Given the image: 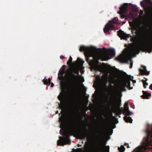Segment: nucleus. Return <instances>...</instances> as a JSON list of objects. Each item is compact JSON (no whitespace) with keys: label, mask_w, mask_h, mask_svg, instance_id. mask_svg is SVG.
I'll list each match as a JSON object with an SVG mask.
<instances>
[{"label":"nucleus","mask_w":152,"mask_h":152,"mask_svg":"<svg viewBox=\"0 0 152 152\" xmlns=\"http://www.w3.org/2000/svg\"><path fill=\"white\" fill-rule=\"evenodd\" d=\"M145 45H143L139 47L135 43H131L129 45L127 49H125L124 53V54H121L116 58L115 59L122 63H127L128 61H130V68L131 69L133 66V61L131 58L132 55L135 54H139L140 50L144 51L142 50V47Z\"/></svg>","instance_id":"nucleus-1"},{"label":"nucleus","mask_w":152,"mask_h":152,"mask_svg":"<svg viewBox=\"0 0 152 152\" xmlns=\"http://www.w3.org/2000/svg\"><path fill=\"white\" fill-rule=\"evenodd\" d=\"M129 23L131 27L130 29L132 30V33L133 34H135L140 37L142 40H148L151 43L150 44H145L142 47V50L143 51H147L149 53H151L152 51V36H150V37H148V38L147 37L145 38V37H144L145 36H143L144 30L142 27L133 22L129 21Z\"/></svg>","instance_id":"nucleus-2"},{"label":"nucleus","mask_w":152,"mask_h":152,"mask_svg":"<svg viewBox=\"0 0 152 152\" xmlns=\"http://www.w3.org/2000/svg\"><path fill=\"white\" fill-rule=\"evenodd\" d=\"M77 61L78 66L70 69L68 73V80L70 84V88L71 89L75 88L78 82L83 83L84 80L83 77L79 75L80 68V66L83 64L84 61L79 58H77Z\"/></svg>","instance_id":"nucleus-3"},{"label":"nucleus","mask_w":152,"mask_h":152,"mask_svg":"<svg viewBox=\"0 0 152 152\" xmlns=\"http://www.w3.org/2000/svg\"><path fill=\"white\" fill-rule=\"evenodd\" d=\"M78 123L76 121L72 122L70 125V129L71 131L76 134L78 138L81 140H84L87 137L88 140L90 141L94 137V133H92L91 134H89L88 133V131L87 129L86 126H85V128L86 131H78L77 129L78 128Z\"/></svg>","instance_id":"nucleus-4"},{"label":"nucleus","mask_w":152,"mask_h":152,"mask_svg":"<svg viewBox=\"0 0 152 152\" xmlns=\"http://www.w3.org/2000/svg\"><path fill=\"white\" fill-rule=\"evenodd\" d=\"M119 102H116L114 99H112L111 104L114 109V112L116 116L121 114L122 112L126 110L129 109V105L127 103H126L124 105V109L123 107H120V105L119 104Z\"/></svg>","instance_id":"nucleus-5"},{"label":"nucleus","mask_w":152,"mask_h":152,"mask_svg":"<svg viewBox=\"0 0 152 152\" xmlns=\"http://www.w3.org/2000/svg\"><path fill=\"white\" fill-rule=\"evenodd\" d=\"M79 50L80 51H85V55L86 58V60L88 62H93V61H91L89 58L90 57H93L95 50L92 48L87 47L86 46H82L80 47Z\"/></svg>","instance_id":"nucleus-6"},{"label":"nucleus","mask_w":152,"mask_h":152,"mask_svg":"<svg viewBox=\"0 0 152 152\" xmlns=\"http://www.w3.org/2000/svg\"><path fill=\"white\" fill-rule=\"evenodd\" d=\"M118 19L117 17H115L111 21H109L107 24L104 28V32L105 33H107L110 30H113L115 26L114 24L117 25L118 23Z\"/></svg>","instance_id":"nucleus-7"},{"label":"nucleus","mask_w":152,"mask_h":152,"mask_svg":"<svg viewBox=\"0 0 152 152\" xmlns=\"http://www.w3.org/2000/svg\"><path fill=\"white\" fill-rule=\"evenodd\" d=\"M63 135L64 137H60V140L58 141V144L61 146H64V145L69 144L70 143V140L69 139V134L66 132H63Z\"/></svg>","instance_id":"nucleus-8"},{"label":"nucleus","mask_w":152,"mask_h":152,"mask_svg":"<svg viewBox=\"0 0 152 152\" xmlns=\"http://www.w3.org/2000/svg\"><path fill=\"white\" fill-rule=\"evenodd\" d=\"M126 87L129 89H132V87H130V81L126 79L122 80L120 83L119 86V89L120 91H126Z\"/></svg>","instance_id":"nucleus-9"},{"label":"nucleus","mask_w":152,"mask_h":152,"mask_svg":"<svg viewBox=\"0 0 152 152\" xmlns=\"http://www.w3.org/2000/svg\"><path fill=\"white\" fill-rule=\"evenodd\" d=\"M117 32L118 36L121 38V39L127 40V38L131 37L130 41L134 43L136 42V39L135 37H132L130 34H126L121 30L118 31Z\"/></svg>","instance_id":"nucleus-10"},{"label":"nucleus","mask_w":152,"mask_h":152,"mask_svg":"<svg viewBox=\"0 0 152 152\" xmlns=\"http://www.w3.org/2000/svg\"><path fill=\"white\" fill-rule=\"evenodd\" d=\"M115 55V51L114 49L110 50L107 53H104L101 52L100 54L101 60L102 61L108 60L111 57H114Z\"/></svg>","instance_id":"nucleus-11"},{"label":"nucleus","mask_w":152,"mask_h":152,"mask_svg":"<svg viewBox=\"0 0 152 152\" xmlns=\"http://www.w3.org/2000/svg\"><path fill=\"white\" fill-rule=\"evenodd\" d=\"M109 147L108 146L107 147L106 146H104L100 141H99L98 145L96 148V152H107L109 151Z\"/></svg>","instance_id":"nucleus-12"},{"label":"nucleus","mask_w":152,"mask_h":152,"mask_svg":"<svg viewBox=\"0 0 152 152\" xmlns=\"http://www.w3.org/2000/svg\"><path fill=\"white\" fill-rule=\"evenodd\" d=\"M120 12H118V13L120 14V17L121 18H127V16H125L123 15V14L127 12L128 10V4H124L121 6L120 8Z\"/></svg>","instance_id":"nucleus-13"},{"label":"nucleus","mask_w":152,"mask_h":152,"mask_svg":"<svg viewBox=\"0 0 152 152\" xmlns=\"http://www.w3.org/2000/svg\"><path fill=\"white\" fill-rule=\"evenodd\" d=\"M122 113L123 114L125 115L124 117V120L127 123H132V118L128 116V115H131L132 114V113L129 110V109L124 111Z\"/></svg>","instance_id":"nucleus-14"},{"label":"nucleus","mask_w":152,"mask_h":152,"mask_svg":"<svg viewBox=\"0 0 152 152\" xmlns=\"http://www.w3.org/2000/svg\"><path fill=\"white\" fill-rule=\"evenodd\" d=\"M141 67L142 68L139 69V71L141 75H147L149 74V72L147 71L146 67L145 66L142 65Z\"/></svg>","instance_id":"nucleus-15"},{"label":"nucleus","mask_w":152,"mask_h":152,"mask_svg":"<svg viewBox=\"0 0 152 152\" xmlns=\"http://www.w3.org/2000/svg\"><path fill=\"white\" fill-rule=\"evenodd\" d=\"M143 95L141 96V97L143 99H148V97L151 95V93H147L146 91H142Z\"/></svg>","instance_id":"nucleus-16"},{"label":"nucleus","mask_w":152,"mask_h":152,"mask_svg":"<svg viewBox=\"0 0 152 152\" xmlns=\"http://www.w3.org/2000/svg\"><path fill=\"white\" fill-rule=\"evenodd\" d=\"M59 121H61V126H62V127H64L65 126V122L64 119L63 118H59Z\"/></svg>","instance_id":"nucleus-17"},{"label":"nucleus","mask_w":152,"mask_h":152,"mask_svg":"<svg viewBox=\"0 0 152 152\" xmlns=\"http://www.w3.org/2000/svg\"><path fill=\"white\" fill-rule=\"evenodd\" d=\"M64 94L63 93V92H61L60 93L59 95L58 96V98L60 101H61L63 100L64 98Z\"/></svg>","instance_id":"nucleus-18"},{"label":"nucleus","mask_w":152,"mask_h":152,"mask_svg":"<svg viewBox=\"0 0 152 152\" xmlns=\"http://www.w3.org/2000/svg\"><path fill=\"white\" fill-rule=\"evenodd\" d=\"M43 82H44V83L45 85H47L48 84H49V85H50L51 82L50 79L49 78L48 79H44L43 80Z\"/></svg>","instance_id":"nucleus-19"},{"label":"nucleus","mask_w":152,"mask_h":152,"mask_svg":"<svg viewBox=\"0 0 152 152\" xmlns=\"http://www.w3.org/2000/svg\"><path fill=\"white\" fill-rule=\"evenodd\" d=\"M62 67V70L60 71H59V73H60V75H63L65 72L66 66L65 65H63Z\"/></svg>","instance_id":"nucleus-20"},{"label":"nucleus","mask_w":152,"mask_h":152,"mask_svg":"<svg viewBox=\"0 0 152 152\" xmlns=\"http://www.w3.org/2000/svg\"><path fill=\"white\" fill-rule=\"evenodd\" d=\"M144 78L145 79V80H142V81L143 83V87L145 88H146V86L148 85V83L146 82V81L147 80V79L145 78Z\"/></svg>","instance_id":"nucleus-21"},{"label":"nucleus","mask_w":152,"mask_h":152,"mask_svg":"<svg viewBox=\"0 0 152 152\" xmlns=\"http://www.w3.org/2000/svg\"><path fill=\"white\" fill-rule=\"evenodd\" d=\"M125 148L123 145H121L120 147H118V149L119 152H124L125 150Z\"/></svg>","instance_id":"nucleus-22"},{"label":"nucleus","mask_w":152,"mask_h":152,"mask_svg":"<svg viewBox=\"0 0 152 152\" xmlns=\"http://www.w3.org/2000/svg\"><path fill=\"white\" fill-rule=\"evenodd\" d=\"M72 58L70 56L69 58V59L67 62V64L69 66H70L72 63Z\"/></svg>","instance_id":"nucleus-23"},{"label":"nucleus","mask_w":152,"mask_h":152,"mask_svg":"<svg viewBox=\"0 0 152 152\" xmlns=\"http://www.w3.org/2000/svg\"><path fill=\"white\" fill-rule=\"evenodd\" d=\"M132 7H133V9L132 10L133 11L137 12L138 11V10H137V8L136 7L133 6Z\"/></svg>","instance_id":"nucleus-24"},{"label":"nucleus","mask_w":152,"mask_h":152,"mask_svg":"<svg viewBox=\"0 0 152 152\" xmlns=\"http://www.w3.org/2000/svg\"><path fill=\"white\" fill-rule=\"evenodd\" d=\"M140 5L142 7H144L145 6L144 3L143 1H141Z\"/></svg>","instance_id":"nucleus-25"},{"label":"nucleus","mask_w":152,"mask_h":152,"mask_svg":"<svg viewBox=\"0 0 152 152\" xmlns=\"http://www.w3.org/2000/svg\"><path fill=\"white\" fill-rule=\"evenodd\" d=\"M105 94L106 96V101H108V96L106 94Z\"/></svg>","instance_id":"nucleus-26"},{"label":"nucleus","mask_w":152,"mask_h":152,"mask_svg":"<svg viewBox=\"0 0 152 152\" xmlns=\"http://www.w3.org/2000/svg\"><path fill=\"white\" fill-rule=\"evenodd\" d=\"M65 58L62 55H61L60 56V58L61 59H64Z\"/></svg>","instance_id":"nucleus-27"},{"label":"nucleus","mask_w":152,"mask_h":152,"mask_svg":"<svg viewBox=\"0 0 152 152\" xmlns=\"http://www.w3.org/2000/svg\"><path fill=\"white\" fill-rule=\"evenodd\" d=\"M149 88L151 90H152V84L150 85L149 86Z\"/></svg>","instance_id":"nucleus-28"},{"label":"nucleus","mask_w":152,"mask_h":152,"mask_svg":"<svg viewBox=\"0 0 152 152\" xmlns=\"http://www.w3.org/2000/svg\"><path fill=\"white\" fill-rule=\"evenodd\" d=\"M53 86H54V84L53 83H51V87H53Z\"/></svg>","instance_id":"nucleus-29"},{"label":"nucleus","mask_w":152,"mask_h":152,"mask_svg":"<svg viewBox=\"0 0 152 152\" xmlns=\"http://www.w3.org/2000/svg\"><path fill=\"white\" fill-rule=\"evenodd\" d=\"M107 78H106L105 79V83H107Z\"/></svg>","instance_id":"nucleus-30"},{"label":"nucleus","mask_w":152,"mask_h":152,"mask_svg":"<svg viewBox=\"0 0 152 152\" xmlns=\"http://www.w3.org/2000/svg\"><path fill=\"white\" fill-rule=\"evenodd\" d=\"M127 145V148H129V145L128 144H125V145Z\"/></svg>","instance_id":"nucleus-31"},{"label":"nucleus","mask_w":152,"mask_h":152,"mask_svg":"<svg viewBox=\"0 0 152 152\" xmlns=\"http://www.w3.org/2000/svg\"><path fill=\"white\" fill-rule=\"evenodd\" d=\"M124 74L126 75V76H127V75L126 74L125 72H124Z\"/></svg>","instance_id":"nucleus-32"},{"label":"nucleus","mask_w":152,"mask_h":152,"mask_svg":"<svg viewBox=\"0 0 152 152\" xmlns=\"http://www.w3.org/2000/svg\"><path fill=\"white\" fill-rule=\"evenodd\" d=\"M58 113V111H57L56 112V113L57 114V113Z\"/></svg>","instance_id":"nucleus-33"},{"label":"nucleus","mask_w":152,"mask_h":152,"mask_svg":"<svg viewBox=\"0 0 152 152\" xmlns=\"http://www.w3.org/2000/svg\"><path fill=\"white\" fill-rule=\"evenodd\" d=\"M82 116H81V118H80V119H81V120H82Z\"/></svg>","instance_id":"nucleus-34"},{"label":"nucleus","mask_w":152,"mask_h":152,"mask_svg":"<svg viewBox=\"0 0 152 152\" xmlns=\"http://www.w3.org/2000/svg\"><path fill=\"white\" fill-rule=\"evenodd\" d=\"M80 146V145L79 144H78L77 145V146L78 147H79Z\"/></svg>","instance_id":"nucleus-35"},{"label":"nucleus","mask_w":152,"mask_h":152,"mask_svg":"<svg viewBox=\"0 0 152 152\" xmlns=\"http://www.w3.org/2000/svg\"><path fill=\"white\" fill-rule=\"evenodd\" d=\"M105 87L107 88V85H106V84H105Z\"/></svg>","instance_id":"nucleus-36"},{"label":"nucleus","mask_w":152,"mask_h":152,"mask_svg":"<svg viewBox=\"0 0 152 152\" xmlns=\"http://www.w3.org/2000/svg\"><path fill=\"white\" fill-rule=\"evenodd\" d=\"M104 71V70H102V71L101 72H103V71Z\"/></svg>","instance_id":"nucleus-37"},{"label":"nucleus","mask_w":152,"mask_h":152,"mask_svg":"<svg viewBox=\"0 0 152 152\" xmlns=\"http://www.w3.org/2000/svg\"><path fill=\"white\" fill-rule=\"evenodd\" d=\"M111 83L113 84V82Z\"/></svg>","instance_id":"nucleus-38"},{"label":"nucleus","mask_w":152,"mask_h":152,"mask_svg":"<svg viewBox=\"0 0 152 152\" xmlns=\"http://www.w3.org/2000/svg\"><path fill=\"white\" fill-rule=\"evenodd\" d=\"M98 77H99V79H100V77H99V76H98Z\"/></svg>","instance_id":"nucleus-39"},{"label":"nucleus","mask_w":152,"mask_h":152,"mask_svg":"<svg viewBox=\"0 0 152 152\" xmlns=\"http://www.w3.org/2000/svg\"><path fill=\"white\" fill-rule=\"evenodd\" d=\"M110 86H112V85H110Z\"/></svg>","instance_id":"nucleus-40"},{"label":"nucleus","mask_w":152,"mask_h":152,"mask_svg":"<svg viewBox=\"0 0 152 152\" xmlns=\"http://www.w3.org/2000/svg\"><path fill=\"white\" fill-rule=\"evenodd\" d=\"M61 129L60 130V132H61Z\"/></svg>","instance_id":"nucleus-41"},{"label":"nucleus","mask_w":152,"mask_h":152,"mask_svg":"<svg viewBox=\"0 0 152 152\" xmlns=\"http://www.w3.org/2000/svg\"><path fill=\"white\" fill-rule=\"evenodd\" d=\"M107 152H109V151H107Z\"/></svg>","instance_id":"nucleus-42"}]
</instances>
